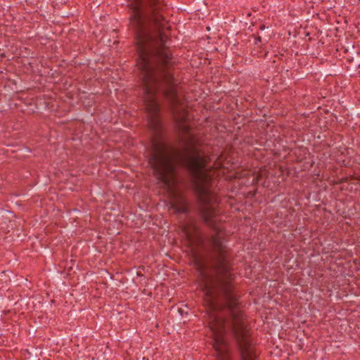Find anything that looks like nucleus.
Wrapping results in <instances>:
<instances>
[{
    "label": "nucleus",
    "mask_w": 360,
    "mask_h": 360,
    "mask_svg": "<svg viewBox=\"0 0 360 360\" xmlns=\"http://www.w3.org/2000/svg\"><path fill=\"white\" fill-rule=\"evenodd\" d=\"M129 22H168L164 0H128Z\"/></svg>",
    "instance_id": "obj_1"
},
{
    "label": "nucleus",
    "mask_w": 360,
    "mask_h": 360,
    "mask_svg": "<svg viewBox=\"0 0 360 360\" xmlns=\"http://www.w3.org/2000/svg\"><path fill=\"white\" fill-rule=\"evenodd\" d=\"M151 144L152 153L148 162L157 179L165 186H169L174 173V167L166 154L167 145L157 139H153Z\"/></svg>",
    "instance_id": "obj_2"
},
{
    "label": "nucleus",
    "mask_w": 360,
    "mask_h": 360,
    "mask_svg": "<svg viewBox=\"0 0 360 360\" xmlns=\"http://www.w3.org/2000/svg\"><path fill=\"white\" fill-rule=\"evenodd\" d=\"M171 209L176 214H186L189 211L187 201L183 197H176L171 203Z\"/></svg>",
    "instance_id": "obj_3"
},
{
    "label": "nucleus",
    "mask_w": 360,
    "mask_h": 360,
    "mask_svg": "<svg viewBox=\"0 0 360 360\" xmlns=\"http://www.w3.org/2000/svg\"><path fill=\"white\" fill-rule=\"evenodd\" d=\"M262 41V40H261V37H260V36H257V37H256V41H255V44H257V41Z\"/></svg>",
    "instance_id": "obj_4"
},
{
    "label": "nucleus",
    "mask_w": 360,
    "mask_h": 360,
    "mask_svg": "<svg viewBox=\"0 0 360 360\" xmlns=\"http://www.w3.org/2000/svg\"><path fill=\"white\" fill-rule=\"evenodd\" d=\"M264 28H265V25H261L260 27H259L260 30H264Z\"/></svg>",
    "instance_id": "obj_5"
},
{
    "label": "nucleus",
    "mask_w": 360,
    "mask_h": 360,
    "mask_svg": "<svg viewBox=\"0 0 360 360\" xmlns=\"http://www.w3.org/2000/svg\"><path fill=\"white\" fill-rule=\"evenodd\" d=\"M259 177H260V175H258V176L256 177V179H256V181H258V180H259Z\"/></svg>",
    "instance_id": "obj_6"
}]
</instances>
